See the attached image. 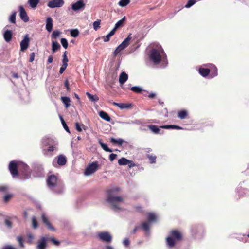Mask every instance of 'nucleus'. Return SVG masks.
Returning <instances> with one entry per match:
<instances>
[{"instance_id":"nucleus-58","label":"nucleus","mask_w":249,"mask_h":249,"mask_svg":"<svg viewBox=\"0 0 249 249\" xmlns=\"http://www.w3.org/2000/svg\"><path fill=\"white\" fill-rule=\"evenodd\" d=\"M66 53L67 52H65L64 54H63V62H65V63L66 62H68V57L66 55Z\"/></svg>"},{"instance_id":"nucleus-19","label":"nucleus","mask_w":249,"mask_h":249,"mask_svg":"<svg viewBox=\"0 0 249 249\" xmlns=\"http://www.w3.org/2000/svg\"><path fill=\"white\" fill-rule=\"evenodd\" d=\"M128 75L124 72H122L119 76V81L121 85L124 84L128 79Z\"/></svg>"},{"instance_id":"nucleus-29","label":"nucleus","mask_w":249,"mask_h":249,"mask_svg":"<svg viewBox=\"0 0 249 249\" xmlns=\"http://www.w3.org/2000/svg\"><path fill=\"white\" fill-rule=\"evenodd\" d=\"M63 104L66 108H68L71 106V100L68 97L63 96Z\"/></svg>"},{"instance_id":"nucleus-53","label":"nucleus","mask_w":249,"mask_h":249,"mask_svg":"<svg viewBox=\"0 0 249 249\" xmlns=\"http://www.w3.org/2000/svg\"><path fill=\"white\" fill-rule=\"evenodd\" d=\"M117 155L116 154H111L109 155V160L111 161H113L117 158Z\"/></svg>"},{"instance_id":"nucleus-34","label":"nucleus","mask_w":249,"mask_h":249,"mask_svg":"<svg viewBox=\"0 0 249 249\" xmlns=\"http://www.w3.org/2000/svg\"><path fill=\"white\" fill-rule=\"evenodd\" d=\"M125 20V17H124L121 20H119L115 25L114 27L115 28V29H117L119 28L122 27L124 24V22Z\"/></svg>"},{"instance_id":"nucleus-50","label":"nucleus","mask_w":249,"mask_h":249,"mask_svg":"<svg viewBox=\"0 0 249 249\" xmlns=\"http://www.w3.org/2000/svg\"><path fill=\"white\" fill-rule=\"evenodd\" d=\"M62 155H59L58 157L57 163L58 165L62 166Z\"/></svg>"},{"instance_id":"nucleus-62","label":"nucleus","mask_w":249,"mask_h":249,"mask_svg":"<svg viewBox=\"0 0 249 249\" xmlns=\"http://www.w3.org/2000/svg\"><path fill=\"white\" fill-rule=\"evenodd\" d=\"M129 162L127 165L129 168H131L136 166V164L132 161L129 160Z\"/></svg>"},{"instance_id":"nucleus-60","label":"nucleus","mask_w":249,"mask_h":249,"mask_svg":"<svg viewBox=\"0 0 249 249\" xmlns=\"http://www.w3.org/2000/svg\"><path fill=\"white\" fill-rule=\"evenodd\" d=\"M116 30L117 29H115V27H114V28L108 34L109 36H113L115 34Z\"/></svg>"},{"instance_id":"nucleus-25","label":"nucleus","mask_w":249,"mask_h":249,"mask_svg":"<svg viewBox=\"0 0 249 249\" xmlns=\"http://www.w3.org/2000/svg\"><path fill=\"white\" fill-rule=\"evenodd\" d=\"M98 142H99V143L100 144V146H101V147L106 152H112V150L109 148L107 146V144L104 143L103 142H102V139H99L98 140Z\"/></svg>"},{"instance_id":"nucleus-32","label":"nucleus","mask_w":249,"mask_h":249,"mask_svg":"<svg viewBox=\"0 0 249 249\" xmlns=\"http://www.w3.org/2000/svg\"><path fill=\"white\" fill-rule=\"evenodd\" d=\"M148 127L154 133L158 134L160 132V129L157 125H149Z\"/></svg>"},{"instance_id":"nucleus-7","label":"nucleus","mask_w":249,"mask_h":249,"mask_svg":"<svg viewBox=\"0 0 249 249\" xmlns=\"http://www.w3.org/2000/svg\"><path fill=\"white\" fill-rule=\"evenodd\" d=\"M9 170L13 177L18 176V163L16 161H11L9 164Z\"/></svg>"},{"instance_id":"nucleus-26","label":"nucleus","mask_w":249,"mask_h":249,"mask_svg":"<svg viewBox=\"0 0 249 249\" xmlns=\"http://www.w3.org/2000/svg\"><path fill=\"white\" fill-rule=\"evenodd\" d=\"M86 95L88 96L89 99L91 102H95L99 100V97L96 95H92L89 92H86Z\"/></svg>"},{"instance_id":"nucleus-8","label":"nucleus","mask_w":249,"mask_h":249,"mask_svg":"<svg viewBox=\"0 0 249 249\" xmlns=\"http://www.w3.org/2000/svg\"><path fill=\"white\" fill-rule=\"evenodd\" d=\"M98 169V163L97 162H93L91 164H89L86 168L85 174L87 176L90 175Z\"/></svg>"},{"instance_id":"nucleus-22","label":"nucleus","mask_w":249,"mask_h":249,"mask_svg":"<svg viewBox=\"0 0 249 249\" xmlns=\"http://www.w3.org/2000/svg\"><path fill=\"white\" fill-rule=\"evenodd\" d=\"M210 69L208 68H200L199 69V73L203 77L207 76L210 73Z\"/></svg>"},{"instance_id":"nucleus-28","label":"nucleus","mask_w":249,"mask_h":249,"mask_svg":"<svg viewBox=\"0 0 249 249\" xmlns=\"http://www.w3.org/2000/svg\"><path fill=\"white\" fill-rule=\"evenodd\" d=\"M60 48V44L55 40H52V50L53 52H55Z\"/></svg>"},{"instance_id":"nucleus-35","label":"nucleus","mask_w":249,"mask_h":249,"mask_svg":"<svg viewBox=\"0 0 249 249\" xmlns=\"http://www.w3.org/2000/svg\"><path fill=\"white\" fill-rule=\"evenodd\" d=\"M71 36L73 37H76L79 34V31L77 29H71L70 30Z\"/></svg>"},{"instance_id":"nucleus-43","label":"nucleus","mask_w":249,"mask_h":249,"mask_svg":"<svg viewBox=\"0 0 249 249\" xmlns=\"http://www.w3.org/2000/svg\"><path fill=\"white\" fill-rule=\"evenodd\" d=\"M32 227H33V228H34V229H36L37 228L38 226V225L37 221V220H36V217L35 216L32 217Z\"/></svg>"},{"instance_id":"nucleus-38","label":"nucleus","mask_w":249,"mask_h":249,"mask_svg":"<svg viewBox=\"0 0 249 249\" xmlns=\"http://www.w3.org/2000/svg\"><path fill=\"white\" fill-rule=\"evenodd\" d=\"M101 20L97 19L93 23V28L95 31H97L100 28Z\"/></svg>"},{"instance_id":"nucleus-64","label":"nucleus","mask_w":249,"mask_h":249,"mask_svg":"<svg viewBox=\"0 0 249 249\" xmlns=\"http://www.w3.org/2000/svg\"><path fill=\"white\" fill-rule=\"evenodd\" d=\"M140 228V226H136L135 228L133 229V230L132 231V233L134 234Z\"/></svg>"},{"instance_id":"nucleus-14","label":"nucleus","mask_w":249,"mask_h":249,"mask_svg":"<svg viewBox=\"0 0 249 249\" xmlns=\"http://www.w3.org/2000/svg\"><path fill=\"white\" fill-rule=\"evenodd\" d=\"M49 240V238L42 237L38 242L37 246V249H45L46 247V242Z\"/></svg>"},{"instance_id":"nucleus-51","label":"nucleus","mask_w":249,"mask_h":249,"mask_svg":"<svg viewBox=\"0 0 249 249\" xmlns=\"http://www.w3.org/2000/svg\"><path fill=\"white\" fill-rule=\"evenodd\" d=\"M49 239H50V238H49ZM50 240L52 242V243L56 245V246H58L59 245H60V242L58 241V240H56V239H55L54 238H50Z\"/></svg>"},{"instance_id":"nucleus-44","label":"nucleus","mask_w":249,"mask_h":249,"mask_svg":"<svg viewBox=\"0 0 249 249\" xmlns=\"http://www.w3.org/2000/svg\"><path fill=\"white\" fill-rule=\"evenodd\" d=\"M60 32L58 31H54L52 35V37L53 40H54L58 37L60 34Z\"/></svg>"},{"instance_id":"nucleus-36","label":"nucleus","mask_w":249,"mask_h":249,"mask_svg":"<svg viewBox=\"0 0 249 249\" xmlns=\"http://www.w3.org/2000/svg\"><path fill=\"white\" fill-rule=\"evenodd\" d=\"M130 2V0H121L118 2V5L121 7H125Z\"/></svg>"},{"instance_id":"nucleus-15","label":"nucleus","mask_w":249,"mask_h":249,"mask_svg":"<svg viewBox=\"0 0 249 249\" xmlns=\"http://www.w3.org/2000/svg\"><path fill=\"white\" fill-rule=\"evenodd\" d=\"M41 218L42 222L44 224L46 225V226L47 227V228L51 231H54V228L52 226L51 223L49 222L47 217L45 215V214L43 213L41 215Z\"/></svg>"},{"instance_id":"nucleus-46","label":"nucleus","mask_w":249,"mask_h":249,"mask_svg":"<svg viewBox=\"0 0 249 249\" xmlns=\"http://www.w3.org/2000/svg\"><path fill=\"white\" fill-rule=\"evenodd\" d=\"M196 1L195 0H189L187 3L185 5V7L188 8L193 5Z\"/></svg>"},{"instance_id":"nucleus-16","label":"nucleus","mask_w":249,"mask_h":249,"mask_svg":"<svg viewBox=\"0 0 249 249\" xmlns=\"http://www.w3.org/2000/svg\"><path fill=\"white\" fill-rule=\"evenodd\" d=\"M62 0H53L48 3V6L50 8H53L60 6Z\"/></svg>"},{"instance_id":"nucleus-54","label":"nucleus","mask_w":249,"mask_h":249,"mask_svg":"<svg viewBox=\"0 0 249 249\" xmlns=\"http://www.w3.org/2000/svg\"><path fill=\"white\" fill-rule=\"evenodd\" d=\"M75 128L77 131L78 132H81L82 131V128L81 127L80 124L78 123H75Z\"/></svg>"},{"instance_id":"nucleus-63","label":"nucleus","mask_w":249,"mask_h":249,"mask_svg":"<svg viewBox=\"0 0 249 249\" xmlns=\"http://www.w3.org/2000/svg\"><path fill=\"white\" fill-rule=\"evenodd\" d=\"M2 249H17L13 247L12 246L10 245H6L3 247Z\"/></svg>"},{"instance_id":"nucleus-59","label":"nucleus","mask_w":249,"mask_h":249,"mask_svg":"<svg viewBox=\"0 0 249 249\" xmlns=\"http://www.w3.org/2000/svg\"><path fill=\"white\" fill-rule=\"evenodd\" d=\"M111 36H109V35H107L106 36L104 37V42H108L110 40Z\"/></svg>"},{"instance_id":"nucleus-47","label":"nucleus","mask_w":249,"mask_h":249,"mask_svg":"<svg viewBox=\"0 0 249 249\" xmlns=\"http://www.w3.org/2000/svg\"><path fill=\"white\" fill-rule=\"evenodd\" d=\"M13 196L12 194H8L4 196V201L5 203H7L10 199Z\"/></svg>"},{"instance_id":"nucleus-52","label":"nucleus","mask_w":249,"mask_h":249,"mask_svg":"<svg viewBox=\"0 0 249 249\" xmlns=\"http://www.w3.org/2000/svg\"><path fill=\"white\" fill-rule=\"evenodd\" d=\"M64 86L67 89V90L69 92L70 91V87L68 80H66L64 82Z\"/></svg>"},{"instance_id":"nucleus-42","label":"nucleus","mask_w":249,"mask_h":249,"mask_svg":"<svg viewBox=\"0 0 249 249\" xmlns=\"http://www.w3.org/2000/svg\"><path fill=\"white\" fill-rule=\"evenodd\" d=\"M16 12H14L12 13V14L11 15L10 18H9V21L12 23H16Z\"/></svg>"},{"instance_id":"nucleus-10","label":"nucleus","mask_w":249,"mask_h":249,"mask_svg":"<svg viewBox=\"0 0 249 249\" xmlns=\"http://www.w3.org/2000/svg\"><path fill=\"white\" fill-rule=\"evenodd\" d=\"M23 170L21 171L19 169V174L18 175L20 176V178L21 179H27L30 177L31 173L29 171V167L26 165H23Z\"/></svg>"},{"instance_id":"nucleus-12","label":"nucleus","mask_w":249,"mask_h":249,"mask_svg":"<svg viewBox=\"0 0 249 249\" xmlns=\"http://www.w3.org/2000/svg\"><path fill=\"white\" fill-rule=\"evenodd\" d=\"M19 16L20 18L25 22L29 21V18L27 16V13L22 6L19 7Z\"/></svg>"},{"instance_id":"nucleus-24","label":"nucleus","mask_w":249,"mask_h":249,"mask_svg":"<svg viewBox=\"0 0 249 249\" xmlns=\"http://www.w3.org/2000/svg\"><path fill=\"white\" fill-rule=\"evenodd\" d=\"M160 128H163V129H176L178 130H181L183 128L178 125H162L160 127Z\"/></svg>"},{"instance_id":"nucleus-49","label":"nucleus","mask_w":249,"mask_h":249,"mask_svg":"<svg viewBox=\"0 0 249 249\" xmlns=\"http://www.w3.org/2000/svg\"><path fill=\"white\" fill-rule=\"evenodd\" d=\"M17 240L20 246L21 247H23L24 245H23V241L22 237L21 236L17 237Z\"/></svg>"},{"instance_id":"nucleus-40","label":"nucleus","mask_w":249,"mask_h":249,"mask_svg":"<svg viewBox=\"0 0 249 249\" xmlns=\"http://www.w3.org/2000/svg\"><path fill=\"white\" fill-rule=\"evenodd\" d=\"M211 72V75L212 77H214L217 75V68L214 66H213L211 70H210Z\"/></svg>"},{"instance_id":"nucleus-2","label":"nucleus","mask_w":249,"mask_h":249,"mask_svg":"<svg viewBox=\"0 0 249 249\" xmlns=\"http://www.w3.org/2000/svg\"><path fill=\"white\" fill-rule=\"evenodd\" d=\"M170 233V235L166 239V243L168 247L173 248L176 243L182 240L183 235L180 231L176 230H172Z\"/></svg>"},{"instance_id":"nucleus-41","label":"nucleus","mask_w":249,"mask_h":249,"mask_svg":"<svg viewBox=\"0 0 249 249\" xmlns=\"http://www.w3.org/2000/svg\"><path fill=\"white\" fill-rule=\"evenodd\" d=\"M131 90L134 92L140 93L142 91V88L139 87L134 86L131 88Z\"/></svg>"},{"instance_id":"nucleus-27","label":"nucleus","mask_w":249,"mask_h":249,"mask_svg":"<svg viewBox=\"0 0 249 249\" xmlns=\"http://www.w3.org/2000/svg\"><path fill=\"white\" fill-rule=\"evenodd\" d=\"M188 116V113L185 110H181L178 112V116L180 119H184Z\"/></svg>"},{"instance_id":"nucleus-1","label":"nucleus","mask_w":249,"mask_h":249,"mask_svg":"<svg viewBox=\"0 0 249 249\" xmlns=\"http://www.w3.org/2000/svg\"><path fill=\"white\" fill-rule=\"evenodd\" d=\"M119 191L120 188L116 187L109 189L107 191V201L111 205L112 208L114 210H122V208L119 205V203L123 202V198L121 196H114L115 193Z\"/></svg>"},{"instance_id":"nucleus-23","label":"nucleus","mask_w":249,"mask_h":249,"mask_svg":"<svg viewBox=\"0 0 249 249\" xmlns=\"http://www.w3.org/2000/svg\"><path fill=\"white\" fill-rule=\"evenodd\" d=\"M99 115L101 118L109 122L111 120V118L108 114L104 111H100L99 112Z\"/></svg>"},{"instance_id":"nucleus-17","label":"nucleus","mask_w":249,"mask_h":249,"mask_svg":"<svg viewBox=\"0 0 249 249\" xmlns=\"http://www.w3.org/2000/svg\"><path fill=\"white\" fill-rule=\"evenodd\" d=\"M13 33L12 31L7 30L3 33V37L7 42H9L12 38Z\"/></svg>"},{"instance_id":"nucleus-55","label":"nucleus","mask_w":249,"mask_h":249,"mask_svg":"<svg viewBox=\"0 0 249 249\" xmlns=\"http://www.w3.org/2000/svg\"><path fill=\"white\" fill-rule=\"evenodd\" d=\"M35 56V53L33 52L31 53V54L30 55V59H29L30 62H32L34 60Z\"/></svg>"},{"instance_id":"nucleus-39","label":"nucleus","mask_w":249,"mask_h":249,"mask_svg":"<svg viewBox=\"0 0 249 249\" xmlns=\"http://www.w3.org/2000/svg\"><path fill=\"white\" fill-rule=\"evenodd\" d=\"M147 157L149 159L150 163H154L156 162V156L155 155L147 154Z\"/></svg>"},{"instance_id":"nucleus-3","label":"nucleus","mask_w":249,"mask_h":249,"mask_svg":"<svg viewBox=\"0 0 249 249\" xmlns=\"http://www.w3.org/2000/svg\"><path fill=\"white\" fill-rule=\"evenodd\" d=\"M42 143L44 146H49L47 149L48 152H52L56 149L57 145L56 142L53 138L45 137L42 140Z\"/></svg>"},{"instance_id":"nucleus-33","label":"nucleus","mask_w":249,"mask_h":249,"mask_svg":"<svg viewBox=\"0 0 249 249\" xmlns=\"http://www.w3.org/2000/svg\"><path fill=\"white\" fill-rule=\"evenodd\" d=\"M140 228L145 231H148L150 230V224L148 222H145L142 223L141 226H140Z\"/></svg>"},{"instance_id":"nucleus-56","label":"nucleus","mask_w":249,"mask_h":249,"mask_svg":"<svg viewBox=\"0 0 249 249\" xmlns=\"http://www.w3.org/2000/svg\"><path fill=\"white\" fill-rule=\"evenodd\" d=\"M63 128L68 133H70L69 127L64 120H63Z\"/></svg>"},{"instance_id":"nucleus-5","label":"nucleus","mask_w":249,"mask_h":249,"mask_svg":"<svg viewBox=\"0 0 249 249\" xmlns=\"http://www.w3.org/2000/svg\"><path fill=\"white\" fill-rule=\"evenodd\" d=\"M149 58L155 64H159L161 60L160 51L157 49H152L150 51Z\"/></svg>"},{"instance_id":"nucleus-48","label":"nucleus","mask_w":249,"mask_h":249,"mask_svg":"<svg viewBox=\"0 0 249 249\" xmlns=\"http://www.w3.org/2000/svg\"><path fill=\"white\" fill-rule=\"evenodd\" d=\"M8 190V187L6 185H1L0 186V192H2L3 193L7 192Z\"/></svg>"},{"instance_id":"nucleus-6","label":"nucleus","mask_w":249,"mask_h":249,"mask_svg":"<svg viewBox=\"0 0 249 249\" xmlns=\"http://www.w3.org/2000/svg\"><path fill=\"white\" fill-rule=\"evenodd\" d=\"M97 235L99 239L104 242H110L112 239V236L108 232H100Z\"/></svg>"},{"instance_id":"nucleus-30","label":"nucleus","mask_w":249,"mask_h":249,"mask_svg":"<svg viewBox=\"0 0 249 249\" xmlns=\"http://www.w3.org/2000/svg\"><path fill=\"white\" fill-rule=\"evenodd\" d=\"M118 162L120 165H126L130 162L129 160L123 157L120 159Z\"/></svg>"},{"instance_id":"nucleus-11","label":"nucleus","mask_w":249,"mask_h":249,"mask_svg":"<svg viewBox=\"0 0 249 249\" xmlns=\"http://www.w3.org/2000/svg\"><path fill=\"white\" fill-rule=\"evenodd\" d=\"M30 43V39L29 37V35H25L23 40L20 42V50L22 52L25 51L29 47Z\"/></svg>"},{"instance_id":"nucleus-13","label":"nucleus","mask_w":249,"mask_h":249,"mask_svg":"<svg viewBox=\"0 0 249 249\" xmlns=\"http://www.w3.org/2000/svg\"><path fill=\"white\" fill-rule=\"evenodd\" d=\"M85 7V3L82 0L77 1L72 5V9L74 11H77L81 9H84Z\"/></svg>"},{"instance_id":"nucleus-61","label":"nucleus","mask_w":249,"mask_h":249,"mask_svg":"<svg viewBox=\"0 0 249 249\" xmlns=\"http://www.w3.org/2000/svg\"><path fill=\"white\" fill-rule=\"evenodd\" d=\"M123 243L124 246H128L130 243L128 239H125L123 241Z\"/></svg>"},{"instance_id":"nucleus-31","label":"nucleus","mask_w":249,"mask_h":249,"mask_svg":"<svg viewBox=\"0 0 249 249\" xmlns=\"http://www.w3.org/2000/svg\"><path fill=\"white\" fill-rule=\"evenodd\" d=\"M39 0H28V3L32 8L35 9L39 3Z\"/></svg>"},{"instance_id":"nucleus-20","label":"nucleus","mask_w":249,"mask_h":249,"mask_svg":"<svg viewBox=\"0 0 249 249\" xmlns=\"http://www.w3.org/2000/svg\"><path fill=\"white\" fill-rule=\"evenodd\" d=\"M53 28V19L51 17H48L46 19V29L48 32H51Z\"/></svg>"},{"instance_id":"nucleus-45","label":"nucleus","mask_w":249,"mask_h":249,"mask_svg":"<svg viewBox=\"0 0 249 249\" xmlns=\"http://www.w3.org/2000/svg\"><path fill=\"white\" fill-rule=\"evenodd\" d=\"M10 219L11 218H6L5 219L4 221L5 224L9 228H11L12 227V223L10 221Z\"/></svg>"},{"instance_id":"nucleus-18","label":"nucleus","mask_w":249,"mask_h":249,"mask_svg":"<svg viewBox=\"0 0 249 249\" xmlns=\"http://www.w3.org/2000/svg\"><path fill=\"white\" fill-rule=\"evenodd\" d=\"M110 142L113 145H117L119 146H121L123 143L124 142V141L122 139H116L113 137H111L110 139Z\"/></svg>"},{"instance_id":"nucleus-21","label":"nucleus","mask_w":249,"mask_h":249,"mask_svg":"<svg viewBox=\"0 0 249 249\" xmlns=\"http://www.w3.org/2000/svg\"><path fill=\"white\" fill-rule=\"evenodd\" d=\"M112 104L115 106L118 107L120 109L129 108L131 107V105L126 103H119L113 102Z\"/></svg>"},{"instance_id":"nucleus-4","label":"nucleus","mask_w":249,"mask_h":249,"mask_svg":"<svg viewBox=\"0 0 249 249\" xmlns=\"http://www.w3.org/2000/svg\"><path fill=\"white\" fill-rule=\"evenodd\" d=\"M131 34H130L120 44L113 52L114 56H116L118 54L123 50L126 48L129 44V42L132 39Z\"/></svg>"},{"instance_id":"nucleus-9","label":"nucleus","mask_w":249,"mask_h":249,"mask_svg":"<svg viewBox=\"0 0 249 249\" xmlns=\"http://www.w3.org/2000/svg\"><path fill=\"white\" fill-rule=\"evenodd\" d=\"M58 178L54 175H50L48 176L47 183L48 186L50 188L54 187L57 185Z\"/></svg>"},{"instance_id":"nucleus-57","label":"nucleus","mask_w":249,"mask_h":249,"mask_svg":"<svg viewBox=\"0 0 249 249\" xmlns=\"http://www.w3.org/2000/svg\"><path fill=\"white\" fill-rule=\"evenodd\" d=\"M68 43L65 38H63V48L67 49L68 48Z\"/></svg>"},{"instance_id":"nucleus-37","label":"nucleus","mask_w":249,"mask_h":249,"mask_svg":"<svg viewBox=\"0 0 249 249\" xmlns=\"http://www.w3.org/2000/svg\"><path fill=\"white\" fill-rule=\"evenodd\" d=\"M156 220V215L153 213H149L148 214V220L149 223L155 221Z\"/></svg>"}]
</instances>
